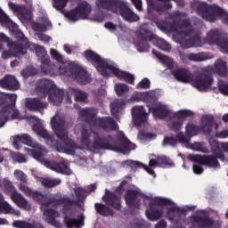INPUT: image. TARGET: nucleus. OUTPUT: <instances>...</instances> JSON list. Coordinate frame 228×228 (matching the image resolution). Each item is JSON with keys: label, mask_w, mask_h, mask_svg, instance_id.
I'll list each match as a JSON object with an SVG mask.
<instances>
[{"label": "nucleus", "mask_w": 228, "mask_h": 228, "mask_svg": "<svg viewBox=\"0 0 228 228\" xmlns=\"http://www.w3.org/2000/svg\"><path fill=\"white\" fill-rule=\"evenodd\" d=\"M118 140L121 143V148H117L111 144V142H113L111 134L100 136L99 133L92 129L84 127L81 130V143L89 152L95 153L99 152V151H124L125 152H129L131 149H134V144L126 137L124 132H118Z\"/></svg>", "instance_id": "nucleus-1"}, {"label": "nucleus", "mask_w": 228, "mask_h": 228, "mask_svg": "<svg viewBox=\"0 0 228 228\" xmlns=\"http://www.w3.org/2000/svg\"><path fill=\"white\" fill-rule=\"evenodd\" d=\"M137 40L134 42L137 51L140 53H145L151 49L149 42H157V46L161 51H171L172 46L168 42L162 38L158 37L154 33L149 29V25L147 23H142L136 33Z\"/></svg>", "instance_id": "nucleus-2"}, {"label": "nucleus", "mask_w": 228, "mask_h": 228, "mask_svg": "<svg viewBox=\"0 0 228 228\" xmlns=\"http://www.w3.org/2000/svg\"><path fill=\"white\" fill-rule=\"evenodd\" d=\"M51 126L59 139L54 143L56 151L58 152H66V154H74L76 149H77V144L69 137V134L65 130V120L61 118L53 117L51 118Z\"/></svg>", "instance_id": "nucleus-3"}, {"label": "nucleus", "mask_w": 228, "mask_h": 228, "mask_svg": "<svg viewBox=\"0 0 228 228\" xmlns=\"http://www.w3.org/2000/svg\"><path fill=\"white\" fill-rule=\"evenodd\" d=\"M172 75L176 81H180L181 83H190L191 81L193 86L200 92H207L208 88H211L215 81L213 75L208 72L200 73L193 78L191 71L183 68L173 70Z\"/></svg>", "instance_id": "nucleus-4"}, {"label": "nucleus", "mask_w": 228, "mask_h": 228, "mask_svg": "<svg viewBox=\"0 0 228 228\" xmlns=\"http://www.w3.org/2000/svg\"><path fill=\"white\" fill-rule=\"evenodd\" d=\"M95 4L97 8H102V10H107V12L120 15L126 22H138L140 20V16L129 7V4L126 1L97 0Z\"/></svg>", "instance_id": "nucleus-5"}, {"label": "nucleus", "mask_w": 228, "mask_h": 228, "mask_svg": "<svg viewBox=\"0 0 228 228\" xmlns=\"http://www.w3.org/2000/svg\"><path fill=\"white\" fill-rule=\"evenodd\" d=\"M82 120L94 127H100L106 133L118 131V124L111 117L96 118L97 110L94 108L81 109L78 112Z\"/></svg>", "instance_id": "nucleus-6"}, {"label": "nucleus", "mask_w": 228, "mask_h": 228, "mask_svg": "<svg viewBox=\"0 0 228 228\" xmlns=\"http://www.w3.org/2000/svg\"><path fill=\"white\" fill-rule=\"evenodd\" d=\"M17 94H0V127H3L8 120H19L20 112L15 107Z\"/></svg>", "instance_id": "nucleus-7"}, {"label": "nucleus", "mask_w": 228, "mask_h": 228, "mask_svg": "<svg viewBox=\"0 0 228 228\" xmlns=\"http://www.w3.org/2000/svg\"><path fill=\"white\" fill-rule=\"evenodd\" d=\"M37 91L43 94L45 97L48 95L49 102H52L53 106H60L63 102L65 93L63 90L59 89L54 82L50 79H40L37 84Z\"/></svg>", "instance_id": "nucleus-8"}, {"label": "nucleus", "mask_w": 228, "mask_h": 228, "mask_svg": "<svg viewBox=\"0 0 228 228\" xmlns=\"http://www.w3.org/2000/svg\"><path fill=\"white\" fill-rule=\"evenodd\" d=\"M37 197L39 198L37 203L44 208H49L51 204L53 206H62V211L67 213L72 209V206H77V201L70 199L69 196H61V195H51V194H37Z\"/></svg>", "instance_id": "nucleus-9"}, {"label": "nucleus", "mask_w": 228, "mask_h": 228, "mask_svg": "<svg viewBox=\"0 0 228 228\" xmlns=\"http://www.w3.org/2000/svg\"><path fill=\"white\" fill-rule=\"evenodd\" d=\"M197 12L208 22H215L218 17H222L223 22L228 24V12L216 4L209 5L204 2L200 3Z\"/></svg>", "instance_id": "nucleus-10"}, {"label": "nucleus", "mask_w": 228, "mask_h": 228, "mask_svg": "<svg viewBox=\"0 0 228 228\" xmlns=\"http://www.w3.org/2000/svg\"><path fill=\"white\" fill-rule=\"evenodd\" d=\"M59 74L66 77H72V79H76L78 83H81V85H88V83H90L88 71L79 66V64H76V62H71L68 65H61L59 67Z\"/></svg>", "instance_id": "nucleus-11"}, {"label": "nucleus", "mask_w": 228, "mask_h": 228, "mask_svg": "<svg viewBox=\"0 0 228 228\" xmlns=\"http://www.w3.org/2000/svg\"><path fill=\"white\" fill-rule=\"evenodd\" d=\"M28 153L34 159L40 161V163H43L46 168H50V170H53V172L63 174L64 175H70L72 174V171L69 167V164H67L65 160L61 162L45 160V158L44 157V149L42 148L39 150H29Z\"/></svg>", "instance_id": "nucleus-12"}, {"label": "nucleus", "mask_w": 228, "mask_h": 228, "mask_svg": "<svg viewBox=\"0 0 228 228\" xmlns=\"http://www.w3.org/2000/svg\"><path fill=\"white\" fill-rule=\"evenodd\" d=\"M84 56L89 63L96 65V70H98L103 77H110L111 76V73L108 70L111 68L112 62L102 58L101 55L92 50H86Z\"/></svg>", "instance_id": "nucleus-13"}, {"label": "nucleus", "mask_w": 228, "mask_h": 228, "mask_svg": "<svg viewBox=\"0 0 228 228\" xmlns=\"http://www.w3.org/2000/svg\"><path fill=\"white\" fill-rule=\"evenodd\" d=\"M215 124V117L213 116H204L202 118V125L199 126L192 122H189L185 126V134L187 138H192V136H197L200 131L202 133H207L209 134L213 131V125Z\"/></svg>", "instance_id": "nucleus-14"}, {"label": "nucleus", "mask_w": 228, "mask_h": 228, "mask_svg": "<svg viewBox=\"0 0 228 228\" xmlns=\"http://www.w3.org/2000/svg\"><path fill=\"white\" fill-rule=\"evenodd\" d=\"M159 206H172V200L167 198H155L151 200L149 209L146 210V216L149 220L154 222L163 216V208Z\"/></svg>", "instance_id": "nucleus-15"}, {"label": "nucleus", "mask_w": 228, "mask_h": 228, "mask_svg": "<svg viewBox=\"0 0 228 228\" xmlns=\"http://www.w3.org/2000/svg\"><path fill=\"white\" fill-rule=\"evenodd\" d=\"M0 24L2 26H5L11 31V35L17 38L18 42H22L24 40H28L24 33L20 29L17 24H15L6 13H4V10L0 8Z\"/></svg>", "instance_id": "nucleus-16"}, {"label": "nucleus", "mask_w": 228, "mask_h": 228, "mask_svg": "<svg viewBox=\"0 0 228 228\" xmlns=\"http://www.w3.org/2000/svg\"><path fill=\"white\" fill-rule=\"evenodd\" d=\"M36 54L41 61V71L43 74H45V76H51L53 74V69H54V66L51 65V59H49V54H47V51H45V48L44 46L37 45L35 47Z\"/></svg>", "instance_id": "nucleus-17"}, {"label": "nucleus", "mask_w": 228, "mask_h": 228, "mask_svg": "<svg viewBox=\"0 0 228 228\" xmlns=\"http://www.w3.org/2000/svg\"><path fill=\"white\" fill-rule=\"evenodd\" d=\"M194 113L191 110H182L175 112L173 114V118H177L176 121H172L168 127L174 133H177V131H181L183 129V124H184V120L189 118L190 117H193Z\"/></svg>", "instance_id": "nucleus-18"}, {"label": "nucleus", "mask_w": 228, "mask_h": 228, "mask_svg": "<svg viewBox=\"0 0 228 228\" xmlns=\"http://www.w3.org/2000/svg\"><path fill=\"white\" fill-rule=\"evenodd\" d=\"M188 159L190 161H194L195 163H199V165H204L205 167H208V168H220V162L215 155H189Z\"/></svg>", "instance_id": "nucleus-19"}, {"label": "nucleus", "mask_w": 228, "mask_h": 228, "mask_svg": "<svg viewBox=\"0 0 228 228\" xmlns=\"http://www.w3.org/2000/svg\"><path fill=\"white\" fill-rule=\"evenodd\" d=\"M190 220L192 225H197L198 228H220L215 224V220L208 216L192 215Z\"/></svg>", "instance_id": "nucleus-20"}, {"label": "nucleus", "mask_w": 228, "mask_h": 228, "mask_svg": "<svg viewBox=\"0 0 228 228\" xmlns=\"http://www.w3.org/2000/svg\"><path fill=\"white\" fill-rule=\"evenodd\" d=\"M102 199L107 206H110L116 211L122 209V198L117 195V193L105 190V195Z\"/></svg>", "instance_id": "nucleus-21"}, {"label": "nucleus", "mask_w": 228, "mask_h": 228, "mask_svg": "<svg viewBox=\"0 0 228 228\" xmlns=\"http://www.w3.org/2000/svg\"><path fill=\"white\" fill-rule=\"evenodd\" d=\"M148 8L157 12L159 15L165 13L167 10H172L170 0H147Z\"/></svg>", "instance_id": "nucleus-22"}, {"label": "nucleus", "mask_w": 228, "mask_h": 228, "mask_svg": "<svg viewBox=\"0 0 228 228\" xmlns=\"http://www.w3.org/2000/svg\"><path fill=\"white\" fill-rule=\"evenodd\" d=\"M9 47H11L12 53L14 57L24 56L28 53V47H31V43L29 40L24 39L23 41H12L9 43Z\"/></svg>", "instance_id": "nucleus-23"}, {"label": "nucleus", "mask_w": 228, "mask_h": 228, "mask_svg": "<svg viewBox=\"0 0 228 228\" xmlns=\"http://www.w3.org/2000/svg\"><path fill=\"white\" fill-rule=\"evenodd\" d=\"M20 87V84H19L17 78L12 75H5L0 79V88H3L4 90L15 92V90H19Z\"/></svg>", "instance_id": "nucleus-24"}, {"label": "nucleus", "mask_w": 228, "mask_h": 228, "mask_svg": "<svg viewBox=\"0 0 228 228\" xmlns=\"http://www.w3.org/2000/svg\"><path fill=\"white\" fill-rule=\"evenodd\" d=\"M109 70L117 77L118 79H121L126 81V83H129V85H134V75L127 72L122 71L118 68L115 67L113 63L110 64V68Z\"/></svg>", "instance_id": "nucleus-25"}, {"label": "nucleus", "mask_w": 228, "mask_h": 228, "mask_svg": "<svg viewBox=\"0 0 228 228\" xmlns=\"http://www.w3.org/2000/svg\"><path fill=\"white\" fill-rule=\"evenodd\" d=\"M138 197H140V191L138 190L131 189L126 191L125 200L129 209L134 211V209L139 208L140 203H138Z\"/></svg>", "instance_id": "nucleus-26"}, {"label": "nucleus", "mask_w": 228, "mask_h": 228, "mask_svg": "<svg viewBox=\"0 0 228 228\" xmlns=\"http://www.w3.org/2000/svg\"><path fill=\"white\" fill-rule=\"evenodd\" d=\"M183 37L184 38L180 40V44L183 49H190V47H202V45H204V42L199 35H195L191 37L183 36Z\"/></svg>", "instance_id": "nucleus-27"}, {"label": "nucleus", "mask_w": 228, "mask_h": 228, "mask_svg": "<svg viewBox=\"0 0 228 228\" xmlns=\"http://www.w3.org/2000/svg\"><path fill=\"white\" fill-rule=\"evenodd\" d=\"M147 107L149 109V113L151 111L153 117H155V118H159L160 120L168 118V117L172 115V112L167 109L165 105H157L156 107H151V105H147Z\"/></svg>", "instance_id": "nucleus-28"}, {"label": "nucleus", "mask_w": 228, "mask_h": 228, "mask_svg": "<svg viewBox=\"0 0 228 228\" xmlns=\"http://www.w3.org/2000/svg\"><path fill=\"white\" fill-rule=\"evenodd\" d=\"M25 106L29 111H42V110L47 108V102H43L39 98H28Z\"/></svg>", "instance_id": "nucleus-29"}, {"label": "nucleus", "mask_w": 228, "mask_h": 228, "mask_svg": "<svg viewBox=\"0 0 228 228\" xmlns=\"http://www.w3.org/2000/svg\"><path fill=\"white\" fill-rule=\"evenodd\" d=\"M20 143L31 147L33 146V138H31V135L28 134H23L21 135H14L12 137V145L14 149L19 151V149H20Z\"/></svg>", "instance_id": "nucleus-30"}, {"label": "nucleus", "mask_w": 228, "mask_h": 228, "mask_svg": "<svg viewBox=\"0 0 228 228\" xmlns=\"http://www.w3.org/2000/svg\"><path fill=\"white\" fill-rule=\"evenodd\" d=\"M132 116L135 122L139 124H144L147 121L149 113L145 110L143 106H135L132 109Z\"/></svg>", "instance_id": "nucleus-31"}, {"label": "nucleus", "mask_w": 228, "mask_h": 228, "mask_svg": "<svg viewBox=\"0 0 228 228\" xmlns=\"http://www.w3.org/2000/svg\"><path fill=\"white\" fill-rule=\"evenodd\" d=\"M11 199L18 208H20V209H26L27 211H29L31 209V205H29V202L26 199H24V196H22L19 192H14L11 195Z\"/></svg>", "instance_id": "nucleus-32"}, {"label": "nucleus", "mask_w": 228, "mask_h": 228, "mask_svg": "<svg viewBox=\"0 0 228 228\" xmlns=\"http://www.w3.org/2000/svg\"><path fill=\"white\" fill-rule=\"evenodd\" d=\"M76 8L79 13L80 19H88L90 13H92V5L86 1L78 3Z\"/></svg>", "instance_id": "nucleus-33"}, {"label": "nucleus", "mask_w": 228, "mask_h": 228, "mask_svg": "<svg viewBox=\"0 0 228 228\" xmlns=\"http://www.w3.org/2000/svg\"><path fill=\"white\" fill-rule=\"evenodd\" d=\"M214 70L221 77H226L228 74L227 62L222 59H218L215 62Z\"/></svg>", "instance_id": "nucleus-34"}, {"label": "nucleus", "mask_w": 228, "mask_h": 228, "mask_svg": "<svg viewBox=\"0 0 228 228\" xmlns=\"http://www.w3.org/2000/svg\"><path fill=\"white\" fill-rule=\"evenodd\" d=\"M32 129L38 136L41 138H44L45 140H47V142H54V135H51L50 133L45 130L42 126L39 125H34L32 126Z\"/></svg>", "instance_id": "nucleus-35"}, {"label": "nucleus", "mask_w": 228, "mask_h": 228, "mask_svg": "<svg viewBox=\"0 0 228 228\" xmlns=\"http://www.w3.org/2000/svg\"><path fill=\"white\" fill-rule=\"evenodd\" d=\"M94 209L101 216H113L115 215V212H113L110 206L102 203H95Z\"/></svg>", "instance_id": "nucleus-36"}, {"label": "nucleus", "mask_w": 228, "mask_h": 228, "mask_svg": "<svg viewBox=\"0 0 228 228\" xmlns=\"http://www.w3.org/2000/svg\"><path fill=\"white\" fill-rule=\"evenodd\" d=\"M185 58H187L189 61L199 63L200 61H207V60H209V54L206 52H200L198 53H187Z\"/></svg>", "instance_id": "nucleus-37"}, {"label": "nucleus", "mask_w": 228, "mask_h": 228, "mask_svg": "<svg viewBox=\"0 0 228 228\" xmlns=\"http://www.w3.org/2000/svg\"><path fill=\"white\" fill-rule=\"evenodd\" d=\"M69 94L75 97V101H77V102H88V94L84 91L71 88Z\"/></svg>", "instance_id": "nucleus-38"}, {"label": "nucleus", "mask_w": 228, "mask_h": 228, "mask_svg": "<svg viewBox=\"0 0 228 228\" xmlns=\"http://www.w3.org/2000/svg\"><path fill=\"white\" fill-rule=\"evenodd\" d=\"M125 163L131 168H143L144 170H146V172H148V174H150V175H156L152 167H149L145 164H142V162L134 161V160H126Z\"/></svg>", "instance_id": "nucleus-39"}, {"label": "nucleus", "mask_w": 228, "mask_h": 228, "mask_svg": "<svg viewBox=\"0 0 228 228\" xmlns=\"http://www.w3.org/2000/svg\"><path fill=\"white\" fill-rule=\"evenodd\" d=\"M179 21H180V29H187L185 31H182V35L183 37H192L193 27L191 26V21L190 20V19H185Z\"/></svg>", "instance_id": "nucleus-40"}, {"label": "nucleus", "mask_w": 228, "mask_h": 228, "mask_svg": "<svg viewBox=\"0 0 228 228\" xmlns=\"http://www.w3.org/2000/svg\"><path fill=\"white\" fill-rule=\"evenodd\" d=\"M126 105V102L124 101L116 100L110 103V111L112 117H118V114L120 111H122L124 106Z\"/></svg>", "instance_id": "nucleus-41"}, {"label": "nucleus", "mask_w": 228, "mask_h": 228, "mask_svg": "<svg viewBox=\"0 0 228 228\" xmlns=\"http://www.w3.org/2000/svg\"><path fill=\"white\" fill-rule=\"evenodd\" d=\"M64 224L68 228L79 227L80 225H85L83 221V216H80L79 219L70 218L69 216H64Z\"/></svg>", "instance_id": "nucleus-42"}, {"label": "nucleus", "mask_w": 228, "mask_h": 228, "mask_svg": "<svg viewBox=\"0 0 228 228\" xmlns=\"http://www.w3.org/2000/svg\"><path fill=\"white\" fill-rule=\"evenodd\" d=\"M20 191H23L27 197H32L36 200V202H38L39 198L37 197V195H41L42 192L40 191H33L29 187H28L25 183H20L19 186Z\"/></svg>", "instance_id": "nucleus-43"}, {"label": "nucleus", "mask_w": 228, "mask_h": 228, "mask_svg": "<svg viewBox=\"0 0 228 228\" xmlns=\"http://www.w3.org/2000/svg\"><path fill=\"white\" fill-rule=\"evenodd\" d=\"M141 97H144V99H146V101H153L156 102L158 101V98L156 97V94L154 93H151V92H146V93H140L137 94H134L131 97V101H140Z\"/></svg>", "instance_id": "nucleus-44"}, {"label": "nucleus", "mask_w": 228, "mask_h": 228, "mask_svg": "<svg viewBox=\"0 0 228 228\" xmlns=\"http://www.w3.org/2000/svg\"><path fill=\"white\" fill-rule=\"evenodd\" d=\"M44 215L46 216V222H54V219L58 218L60 216V214L58 213V210L54 208H49L47 207H45L44 208Z\"/></svg>", "instance_id": "nucleus-45"}, {"label": "nucleus", "mask_w": 228, "mask_h": 228, "mask_svg": "<svg viewBox=\"0 0 228 228\" xmlns=\"http://www.w3.org/2000/svg\"><path fill=\"white\" fill-rule=\"evenodd\" d=\"M41 183L45 188H56L61 184V180L59 178H44Z\"/></svg>", "instance_id": "nucleus-46"}, {"label": "nucleus", "mask_w": 228, "mask_h": 228, "mask_svg": "<svg viewBox=\"0 0 228 228\" xmlns=\"http://www.w3.org/2000/svg\"><path fill=\"white\" fill-rule=\"evenodd\" d=\"M172 213H176V215H186V208H182L180 207H172L167 209L168 219L173 222L175 220V216Z\"/></svg>", "instance_id": "nucleus-47"}, {"label": "nucleus", "mask_w": 228, "mask_h": 228, "mask_svg": "<svg viewBox=\"0 0 228 228\" xmlns=\"http://www.w3.org/2000/svg\"><path fill=\"white\" fill-rule=\"evenodd\" d=\"M152 53L154 55H156V57L159 60H160V61H162V63H166L169 69H172V67H174V62L168 56L163 55L161 53H159L156 50H152Z\"/></svg>", "instance_id": "nucleus-48"}, {"label": "nucleus", "mask_w": 228, "mask_h": 228, "mask_svg": "<svg viewBox=\"0 0 228 228\" xmlns=\"http://www.w3.org/2000/svg\"><path fill=\"white\" fill-rule=\"evenodd\" d=\"M51 21L48 20H45V24L36 22L32 25V29L35 31H39L41 33H45V31H47V28L51 27Z\"/></svg>", "instance_id": "nucleus-49"}, {"label": "nucleus", "mask_w": 228, "mask_h": 228, "mask_svg": "<svg viewBox=\"0 0 228 228\" xmlns=\"http://www.w3.org/2000/svg\"><path fill=\"white\" fill-rule=\"evenodd\" d=\"M69 0H53V6L57 10V12H61L63 13V11L67 7Z\"/></svg>", "instance_id": "nucleus-50"}, {"label": "nucleus", "mask_w": 228, "mask_h": 228, "mask_svg": "<svg viewBox=\"0 0 228 228\" xmlns=\"http://www.w3.org/2000/svg\"><path fill=\"white\" fill-rule=\"evenodd\" d=\"M159 167L162 168H167L168 167H174V162L167 156L158 157Z\"/></svg>", "instance_id": "nucleus-51"}, {"label": "nucleus", "mask_w": 228, "mask_h": 228, "mask_svg": "<svg viewBox=\"0 0 228 228\" xmlns=\"http://www.w3.org/2000/svg\"><path fill=\"white\" fill-rule=\"evenodd\" d=\"M3 186L4 188V191L7 194H10L12 196V193H17V190L13 186V183H12V182H10V180L4 179L3 181Z\"/></svg>", "instance_id": "nucleus-52"}, {"label": "nucleus", "mask_w": 228, "mask_h": 228, "mask_svg": "<svg viewBox=\"0 0 228 228\" xmlns=\"http://www.w3.org/2000/svg\"><path fill=\"white\" fill-rule=\"evenodd\" d=\"M115 90L117 95L120 97L122 95H125V94H127V92H129V86L126 84H118L115 86Z\"/></svg>", "instance_id": "nucleus-53"}, {"label": "nucleus", "mask_w": 228, "mask_h": 228, "mask_svg": "<svg viewBox=\"0 0 228 228\" xmlns=\"http://www.w3.org/2000/svg\"><path fill=\"white\" fill-rule=\"evenodd\" d=\"M65 17H67V19H69V20L73 21L79 20V19H81V17L79 16V12L77 11V7L74 10L66 12Z\"/></svg>", "instance_id": "nucleus-54"}, {"label": "nucleus", "mask_w": 228, "mask_h": 228, "mask_svg": "<svg viewBox=\"0 0 228 228\" xmlns=\"http://www.w3.org/2000/svg\"><path fill=\"white\" fill-rule=\"evenodd\" d=\"M14 177L22 184H26L28 183V176L26 175V174H24V172L20 170L14 171Z\"/></svg>", "instance_id": "nucleus-55"}, {"label": "nucleus", "mask_w": 228, "mask_h": 228, "mask_svg": "<svg viewBox=\"0 0 228 228\" xmlns=\"http://www.w3.org/2000/svg\"><path fill=\"white\" fill-rule=\"evenodd\" d=\"M11 211H12V206H10L8 202L2 200V201H0V213H4V215H8V213H10Z\"/></svg>", "instance_id": "nucleus-56"}, {"label": "nucleus", "mask_w": 228, "mask_h": 228, "mask_svg": "<svg viewBox=\"0 0 228 228\" xmlns=\"http://www.w3.org/2000/svg\"><path fill=\"white\" fill-rule=\"evenodd\" d=\"M163 145H169L170 147H175L177 145V138L174 136H165L163 140Z\"/></svg>", "instance_id": "nucleus-57"}, {"label": "nucleus", "mask_w": 228, "mask_h": 228, "mask_svg": "<svg viewBox=\"0 0 228 228\" xmlns=\"http://www.w3.org/2000/svg\"><path fill=\"white\" fill-rule=\"evenodd\" d=\"M136 88L139 90H148V88H151V80L149 78H143L137 84Z\"/></svg>", "instance_id": "nucleus-58"}, {"label": "nucleus", "mask_w": 228, "mask_h": 228, "mask_svg": "<svg viewBox=\"0 0 228 228\" xmlns=\"http://www.w3.org/2000/svg\"><path fill=\"white\" fill-rule=\"evenodd\" d=\"M218 90L223 95H228V84L224 80H220L217 84Z\"/></svg>", "instance_id": "nucleus-59"}, {"label": "nucleus", "mask_w": 228, "mask_h": 228, "mask_svg": "<svg viewBox=\"0 0 228 228\" xmlns=\"http://www.w3.org/2000/svg\"><path fill=\"white\" fill-rule=\"evenodd\" d=\"M20 74L25 79H28L30 76H35L37 71L34 68H26L20 72Z\"/></svg>", "instance_id": "nucleus-60"}, {"label": "nucleus", "mask_w": 228, "mask_h": 228, "mask_svg": "<svg viewBox=\"0 0 228 228\" xmlns=\"http://www.w3.org/2000/svg\"><path fill=\"white\" fill-rule=\"evenodd\" d=\"M181 29L180 21L174 20V21H168V29L167 31H179Z\"/></svg>", "instance_id": "nucleus-61"}, {"label": "nucleus", "mask_w": 228, "mask_h": 228, "mask_svg": "<svg viewBox=\"0 0 228 228\" xmlns=\"http://www.w3.org/2000/svg\"><path fill=\"white\" fill-rule=\"evenodd\" d=\"M50 54L53 60H56L59 63L63 62V56L55 49L50 50Z\"/></svg>", "instance_id": "nucleus-62"}, {"label": "nucleus", "mask_w": 228, "mask_h": 228, "mask_svg": "<svg viewBox=\"0 0 228 228\" xmlns=\"http://www.w3.org/2000/svg\"><path fill=\"white\" fill-rule=\"evenodd\" d=\"M156 26L161 31H168V21L167 20H158L156 21Z\"/></svg>", "instance_id": "nucleus-63"}, {"label": "nucleus", "mask_w": 228, "mask_h": 228, "mask_svg": "<svg viewBox=\"0 0 228 228\" xmlns=\"http://www.w3.org/2000/svg\"><path fill=\"white\" fill-rule=\"evenodd\" d=\"M75 195L78 200H82V199H85V196L86 195V191L83 188H77L75 189Z\"/></svg>", "instance_id": "nucleus-64"}]
</instances>
